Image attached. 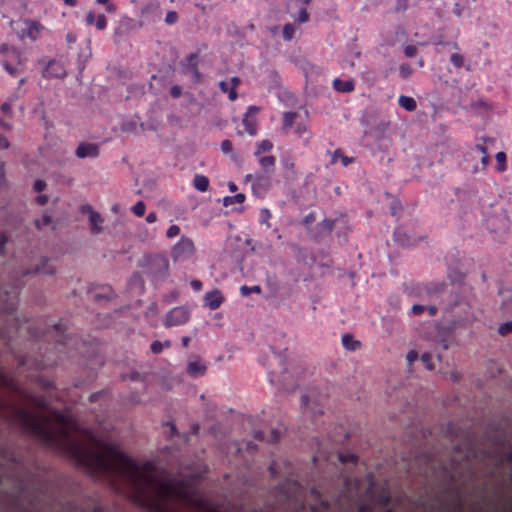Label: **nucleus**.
<instances>
[{"label": "nucleus", "mask_w": 512, "mask_h": 512, "mask_svg": "<svg viewBox=\"0 0 512 512\" xmlns=\"http://www.w3.org/2000/svg\"><path fill=\"white\" fill-rule=\"evenodd\" d=\"M337 158H340L341 159V162L344 166H347L349 163H350V160L346 157V156H343L341 153L339 152H336L335 155H334V160H336Z\"/></svg>", "instance_id": "31"}, {"label": "nucleus", "mask_w": 512, "mask_h": 512, "mask_svg": "<svg viewBox=\"0 0 512 512\" xmlns=\"http://www.w3.org/2000/svg\"><path fill=\"white\" fill-rule=\"evenodd\" d=\"M26 424L50 440L67 435L73 428V423L70 420L59 415L32 420Z\"/></svg>", "instance_id": "2"}, {"label": "nucleus", "mask_w": 512, "mask_h": 512, "mask_svg": "<svg viewBox=\"0 0 512 512\" xmlns=\"http://www.w3.org/2000/svg\"><path fill=\"white\" fill-rule=\"evenodd\" d=\"M98 153V148L94 144L82 143L76 149V155L79 158H84L87 156H96Z\"/></svg>", "instance_id": "7"}, {"label": "nucleus", "mask_w": 512, "mask_h": 512, "mask_svg": "<svg viewBox=\"0 0 512 512\" xmlns=\"http://www.w3.org/2000/svg\"><path fill=\"white\" fill-rule=\"evenodd\" d=\"M343 345L350 350H354L360 346V343L352 338L350 335H344L342 338Z\"/></svg>", "instance_id": "15"}, {"label": "nucleus", "mask_w": 512, "mask_h": 512, "mask_svg": "<svg viewBox=\"0 0 512 512\" xmlns=\"http://www.w3.org/2000/svg\"><path fill=\"white\" fill-rule=\"evenodd\" d=\"M400 72L404 77H408L411 74L412 70H411L410 66L403 65L400 67Z\"/></svg>", "instance_id": "34"}, {"label": "nucleus", "mask_w": 512, "mask_h": 512, "mask_svg": "<svg viewBox=\"0 0 512 512\" xmlns=\"http://www.w3.org/2000/svg\"><path fill=\"white\" fill-rule=\"evenodd\" d=\"M83 212L89 214L90 223L93 229L100 230L101 224L103 223L102 217L92 210L90 206H84L82 208Z\"/></svg>", "instance_id": "10"}, {"label": "nucleus", "mask_w": 512, "mask_h": 512, "mask_svg": "<svg viewBox=\"0 0 512 512\" xmlns=\"http://www.w3.org/2000/svg\"><path fill=\"white\" fill-rule=\"evenodd\" d=\"M47 200H48V198H47V196H45V195L38 196V197H37V199H36V201H37L40 205H44V204H46V203H47Z\"/></svg>", "instance_id": "41"}, {"label": "nucleus", "mask_w": 512, "mask_h": 512, "mask_svg": "<svg viewBox=\"0 0 512 512\" xmlns=\"http://www.w3.org/2000/svg\"><path fill=\"white\" fill-rule=\"evenodd\" d=\"M245 200V195L240 193L233 197H225L223 203L225 206H230L234 203H243Z\"/></svg>", "instance_id": "16"}, {"label": "nucleus", "mask_w": 512, "mask_h": 512, "mask_svg": "<svg viewBox=\"0 0 512 512\" xmlns=\"http://www.w3.org/2000/svg\"><path fill=\"white\" fill-rule=\"evenodd\" d=\"M45 188V182L42 181V180H37L35 183H34V189L36 191H42L43 189Z\"/></svg>", "instance_id": "35"}, {"label": "nucleus", "mask_w": 512, "mask_h": 512, "mask_svg": "<svg viewBox=\"0 0 512 512\" xmlns=\"http://www.w3.org/2000/svg\"><path fill=\"white\" fill-rule=\"evenodd\" d=\"M133 212L141 217L145 213V204L142 201L137 202L133 207Z\"/></svg>", "instance_id": "20"}, {"label": "nucleus", "mask_w": 512, "mask_h": 512, "mask_svg": "<svg viewBox=\"0 0 512 512\" xmlns=\"http://www.w3.org/2000/svg\"><path fill=\"white\" fill-rule=\"evenodd\" d=\"M229 189H230V191L235 192L237 187H236V185L234 183H230L229 184Z\"/></svg>", "instance_id": "49"}, {"label": "nucleus", "mask_w": 512, "mask_h": 512, "mask_svg": "<svg viewBox=\"0 0 512 512\" xmlns=\"http://www.w3.org/2000/svg\"><path fill=\"white\" fill-rule=\"evenodd\" d=\"M429 310H430V313H431L432 315H433V314H435V312H436V309H435L434 307H431Z\"/></svg>", "instance_id": "51"}, {"label": "nucleus", "mask_w": 512, "mask_h": 512, "mask_svg": "<svg viewBox=\"0 0 512 512\" xmlns=\"http://www.w3.org/2000/svg\"><path fill=\"white\" fill-rule=\"evenodd\" d=\"M294 115L293 114H287L285 116V126H290L293 122Z\"/></svg>", "instance_id": "40"}, {"label": "nucleus", "mask_w": 512, "mask_h": 512, "mask_svg": "<svg viewBox=\"0 0 512 512\" xmlns=\"http://www.w3.org/2000/svg\"><path fill=\"white\" fill-rule=\"evenodd\" d=\"M308 20V14L306 13V11H301V14H300V21L301 22H305Z\"/></svg>", "instance_id": "45"}, {"label": "nucleus", "mask_w": 512, "mask_h": 512, "mask_svg": "<svg viewBox=\"0 0 512 512\" xmlns=\"http://www.w3.org/2000/svg\"><path fill=\"white\" fill-rule=\"evenodd\" d=\"M99 4L105 5L108 12H114L116 10L115 5L110 3V0H97Z\"/></svg>", "instance_id": "26"}, {"label": "nucleus", "mask_w": 512, "mask_h": 512, "mask_svg": "<svg viewBox=\"0 0 512 512\" xmlns=\"http://www.w3.org/2000/svg\"><path fill=\"white\" fill-rule=\"evenodd\" d=\"M8 146H9V143H8L7 139L4 136L0 135V149H6V148H8Z\"/></svg>", "instance_id": "37"}, {"label": "nucleus", "mask_w": 512, "mask_h": 512, "mask_svg": "<svg viewBox=\"0 0 512 512\" xmlns=\"http://www.w3.org/2000/svg\"><path fill=\"white\" fill-rule=\"evenodd\" d=\"M333 86L339 92H351L354 89V83L352 80L343 81L340 79H335Z\"/></svg>", "instance_id": "11"}, {"label": "nucleus", "mask_w": 512, "mask_h": 512, "mask_svg": "<svg viewBox=\"0 0 512 512\" xmlns=\"http://www.w3.org/2000/svg\"><path fill=\"white\" fill-rule=\"evenodd\" d=\"M421 360H422V362L425 364V366L428 369H432L433 368V365L431 363V356H430V354H428V353L423 354L421 356Z\"/></svg>", "instance_id": "29"}, {"label": "nucleus", "mask_w": 512, "mask_h": 512, "mask_svg": "<svg viewBox=\"0 0 512 512\" xmlns=\"http://www.w3.org/2000/svg\"><path fill=\"white\" fill-rule=\"evenodd\" d=\"M188 343H189V339H188V338H184V339H183V344H184V346H187V345H188Z\"/></svg>", "instance_id": "50"}, {"label": "nucleus", "mask_w": 512, "mask_h": 512, "mask_svg": "<svg viewBox=\"0 0 512 512\" xmlns=\"http://www.w3.org/2000/svg\"><path fill=\"white\" fill-rule=\"evenodd\" d=\"M86 21L88 25H95L99 30H103L106 27L105 16L103 14H96L93 11L87 13Z\"/></svg>", "instance_id": "6"}, {"label": "nucleus", "mask_w": 512, "mask_h": 512, "mask_svg": "<svg viewBox=\"0 0 512 512\" xmlns=\"http://www.w3.org/2000/svg\"><path fill=\"white\" fill-rule=\"evenodd\" d=\"M180 233V228L177 225H172L168 228L166 235L168 238H174Z\"/></svg>", "instance_id": "22"}, {"label": "nucleus", "mask_w": 512, "mask_h": 512, "mask_svg": "<svg viewBox=\"0 0 512 512\" xmlns=\"http://www.w3.org/2000/svg\"><path fill=\"white\" fill-rule=\"evenodd\" d=\"M231 82H232V88L230 89L229 91V98L231 100H235L237 98V93L235 91V88L239 85L240 83V79L238 77H234L231 79Z\"/></svg>", "instance_id": "19"}, {"label": "nucleus", "mask_w": 512, "mask_h": 512, "mask_svg": "<svg viewBox=\"0 0 512 512\" xmlns=\"http://www.w3.org/2000/svg\"><path fill=\"white\" fill-rule=\"evenodd\" d=\"M255 113L256 108L250 107L244 117V124L246 125L247 132L250 135H254L256 133V119L254 117Z\"/></svg>", "instance_id": "8"}, {"label": "nucleus", "mask_w": 512, "mask_h": 512, "mask_svg": "<svg viewBox=\"0 0 512 512\" xmlns=\"http://www.w3.org/2000/svg\"><path fill=\"white\" fill-rule=\"evenodd\" d=\"M340 460H341L342 462H344V461H346V458H344L343 456H341V457H340Z\"/></svg>", "instance_id": "52"}, {"label": "nucleus", "mask_w": 512, "mask_h": 512, "mask_svg": "<svg viewBox=\"0 0 512 512\" xmlns=\"http://www.w3.org/2000/svg\"><path fill=\"white\" fill-rule=\"evenodd\" d=\"M162 348H163V344L161 342H153L152 345H151V349L154 353H159L162 351Z\"/></svg>", "instance_id": "32"}, {"label": "nucleus", "mask_w": 512, "mask_h": 512, "mask_svg": "<svg viewBox=\"0 0 512 512\" xmlns=\"http://www.w3.org/2000/svg\"><path fill=\"white\" fill-rule=\"evenodd\" d=\"M451 61L456 65V66H461L462 65V62H463V59L462 57L459 55V54H454L451 56Z\"/></svg>", "instance_id": "33"}, {"label": "nucleus", "mask_w": 512, "mask_h": 512, "mask_svg": "<svg viewBox=\"0 0 512 512\" xmlns=\"http://www.w3.org/2000/svg\"><path fill=\"white\" fill-rule=\"evenodd\" d=\"M194 252V243L189 238L182 237L174 247V253L177 258H183Z\"/></svg>", "instance_id": "4"}, {"label": "nucleus", "mask_w": 512, "mask_h": 512, "mask_svg": "<svg viewBox=\"0 0 512 512\" xmlns=\"http://www.w3.org/2000/svg\"><path fill=\"white\" fill-rule=\"evenodd\" d=\"M418 355H417V352L416 351H410L408 352L407 354V360L412 363L414 361H416Z\"/></svg>", "instance_id": "36"}, {"label": "nucleus", "mask_w": 512, "mask_h": 512, "mask_svg": "<svg viewBox=\"0 0 512 512\" xmlns=\"http://www.w3.org/2000/svg\"><path fill=\"white\" fill-rule=\"evenodd\" d=\"M63 1L68 6H74L77 2V0H63Z\"/></svg>", "instance_id": "48"}, {"label": "nucleus", "mask_w": 512, "mask_h": 512, "mask_svg": "<svg viewBox=\"0 0 512 512\" xmlns=\"http://www.w3.org/2000/svg\"><path fill=\"white\" fill-rule=\"evenodd\" d=\"M156 219H157V216L155 213H149L146 218L147 222H149V223L156 221Z\"/></svg>", "instance_id": "43"}, {"label": "nucleus", "mask_w": 512, "mask_h": 512, "mask_svg": "<svg viewBox=\"0 0 512 512\" xmlns=\"http://www.w3.org/2000/svg\"><path fill=\"white\" fill-rule=\"evenodd\" d=\"M512 331V321L511 322H508V323H504L502 324L500 327H499V332L501 334H505L507 332H511Z\"/></svg>", "instance_id": "30"}, {"label": "nucleus", "mask_w": 512, "mask_h": 512, "mask_svg": "<svg viewBox=\"0 0 512 512\" xmlns=\"http://www.w3.org/2000/svg\"><path fill=\"white\" fill-rule=\"evenodd\" d=\"M171 94H172L174 97H178V96H180V94H181V89H180L179 87L175 86V87H173V88L171 89Z\"/></svg>", "instance_id": "42"}, {"label": "nucleus", "mask_w": 512, "mask_h": 512, "mask_svg": "<svg viewBox=\"0 0 512 512\" xmlns=\"http://www.w3.org/2000/svg\"><path fill=\"white\" fill-rule=\"evenodd\" d=\"M206 366L199 361L190 362L188 365V372L193 375H201L205 372Z\"/></svg>", "instance_id": "13"}, {"label": "nucleus", "mask_w": 512, "mask_h": 512, "mask_svg": "<svg viewBox=\"0 0 512 512\" xmlns=\"http://www.w3.org/2000/svg\"><path fill=\"white\" fill-rule=\"evenodd\" d=\"M194 186L197 190L205 192L209 186V180L203 175H196L194 178Z\"/></svg>", "instance_id": "14"}, {"label": "nucleus", "mask_w": 512, "mask_h": 512, "mask_svg": "<svg viewBox=\"0 0 512 512\" xmlns=\"http://www.w3.org/2000/svg\"><path fill=\"white\" fill-rule=\"evenodd\" d=\"M272 143L268 140L262 141L258 146V153L270 151Z\"/></svg>", "instance_id": "23"}, {"label": "nucleus", "mask_w": 512, "mask_h": 512, "mask_svg": "<svg viewBox=\"0 0 512 512\" xmlns=\"http://www.w3.org/2000/svg\"><path fill=\"white\" fill-rule=\"evenodd\" d=\"M294 28L291 24H286L283 28V36L286 40H290L293 36Z\"/></svg>", "instance_id": "21"}, {"label": "nucleus", "mask_w": 512, "mask_h": 512, "mask_svg": "<svg viewBox=\"0 0 512 512\" xmlns=\"http://www.w3.org/2000/svg\"><path fill=\"white\" fill-rule=\"evenodd\" d=\"M220 87H221V89H222L224 92H229V91H230V89H229V87H228V84H227V83H225V82H221V83H220Z\"/></svg>", "instance_id": "47"}, {"label": "nucleus", "mask_w": 512, "mask_h": 512, "mask_svg": "<svg viewBox=\"0 0 512 512\" xmlns=\"http://www.w3.org/2000/svg\"><path fill=\"white\" fill-rule=\"evenodd\" d=\"M496 161L499 165V170L504 171L506 169V155L504 152H498L496 154Z\"/></svg>", "instance_id": "18"}, {"label": "nucleus", "mask_w": 512, "mask_h": 512, "mask_svg": "<svg viewBox=\"0 0 512 512\" xmlns=\"http://www.w3.org/2000/svg\"><path fill=\"white\" fill-rule=\"evenodd\" d=\"M177 19H178L177 13L175 11H170L167 13L165 21L167 24H174V23H176Z\"/></svg>", "instance_id": "25"}, {"label": "nucleus", "mask_w": 512, "mask_h": 512, "mask_svg": "<svg viewBox=\"0 0 512 512\" xmlns=\"http://www.w3.org/2000/svg\"><path fill=\"white\" fill-rule=\"evenodd\" d=\"M221 150L228 154L232 151V143L229 140H224L221 143Z\"/></svg>", "instance_id": "27"}, {"label": "nucleus", "mask_w": 512, "mask_h": 512, "mask_svg": "<svg viewBox=\"0 0 512 512\" xmlns=\"http://www.w3.org/2000/svg\"><path fill=\"white\" fill-rule=\"evenodd\" d=\"M399 105L407 111H413L416 109V101L412 97L400 96Z\"/></svg>", "instance_id": "12"}, {"label": "nucleus", "mask_w": 512, "mask_h": 512, "mask_svg": "<svg viewBox=\"0 0 512 512\" xmlns=\"http://www.w3.org/2000/svg\"><path fill=\"white\" fill-rule=\"evenodd\" d=\"M261 166L269 170L274 166L275 158L273 156H265L260 159Z\"/></svg>", "instance_id": "17"}, {"label": "nucleus", "mask_w": 512, "mask_h": 512, "mask_svg": "<svg viewBox=\"0 0 512 512\" xmlns=\"http://www.w3.org/2000/svg\"><path fill=\"white\" fill-rule=\"evenodd\" d=\"M405 52H406V55L413 56L415 54V49L413 47H407Z\"/></svg>", "instance_id": "46"}, {"label": "nucleus", "mask_w": 512, "mask_h": 512, "mask_svg": "<svg viewBox=\"0 0 512 512\" xmlns=\"http://www.w3.org/2000/svg\"><path fill=\"white\" fill-rule=\"evenodd\" d=\"M52 223V219L50 216L44 215L41 219L36 221V225L41 228L44 226H48Z\"/></svg>", "instance_id": "24"}, {"label": "nucleus", "mask_w": 512, "mask_h": 512, "mask_svg": "<svg viewBox=\"0 0 512 512\" xmlns=\"http://www.w3.org/2000/svg\"><path fill=\"white\" fill-rule=\"evenodd\" d=\"M191 285L194 289L199 290L201 288V282L198 280H194L191 282Z\"/></svg>", "instance_id": "44"}, {"label": "nucleus", "mask_w": 512, "mask_h": 512, "mask_svg": "<svg viewBox=\"0 0 512 512\" xmlns=\"http://www.w3.org/2000/svg\"><path fill=\"white\" fill-rule=\"evenodd\" d=\"M187 319V313L181 308L172 310L168 316V321L170 325L180 324L182 322H185Z\"/></svg>", "instance_id": "9"}, {"label": "nucleus", "mask_w": 512, "mask_h": 512, "mask_svg": "<svg viewBox=\"0 0 512 512\" xmlns=\"http://www.w3.org/2000/svg\"><path fill=\"white\" fill-rule=\"evenodd\" d=\"M1 111L4 113V114H10L11 112V106L9 103H3L1 105Z\"/></svg>", "instance_id": "39"}, {"label": "nucleus", "mask_w": 512, "mask_h": 512, "mask_svg": "<svg viewBox=\"0 0 512 512\" xmlns=\"http://www.w3.org/2000/svg\"><path fill=\"white\" fill-rule=\"evenodd\" d=\"M73 454L88 466L112 469L128 476L139 493L138 500L154 509H159L165 501H192L190 488L171 486L151 466L140 467L117 448L94 438H86L85 444L74 448Z\"/></svg>", "instance_id": "1"}, {"label": "nucleus", "mask_w": 512, "mask_h": 512, "mask_svg": "<svg viewBox=\"0 0 512 512\" xmlns=\"http://www.w3.org/2000/svg\"><path fill=\"white\" fill-rule=\"evenodd\" d=\"M241 292H242L243 295H248L251 292L259 293L260 292V287L259 286H254L252 288H249L247 286H243L241 288Z\"/></svg>", "instance_id": "28"}, {"label": "nucleus", "mask_w": 512, "mask_h": 512, "mask_svg": "<svg viewBox=\"0 0 512 512\" xmlns=\"http://www.w3.org/2000/svg\"><path fill=\"white\" fill-rule=\"evenodd\" d=\"M42 28L40 23L31 20H23L15 25V31L21 39H37L41 34Z\"/></svg>", "instance_id": "3"}, {"label": "nucleus", "mask_w": 512, "mask_h": 512, "mask_svg": "<svg viewBox=\"0 0 512 512\" xmlns=\"http://www.w3.org/2000/svg\"><path fill=\"white\" fill-rule=\"evenodd\" d=\"M425 307L421 305H414L412 307V311L414 314L418 315L421 314L424 311Z\"/></svg>", "instance_id": "38"}, {"label": "nucleus", "mask_w": 512, "mask_h": 512, "mask_svg": "<svg viewBox=\"0 0 512 512\" xmlns=\"http://www.w3.org/2000/svg\"><path fill=\"white\" fill-rule=\"evenodd\" d=\"M223 296L220 291L214 290L205 296V304L211 309L215 310L220 307L223 302Z\"/></svg>", "instance_id": "5"}]
</instances>
